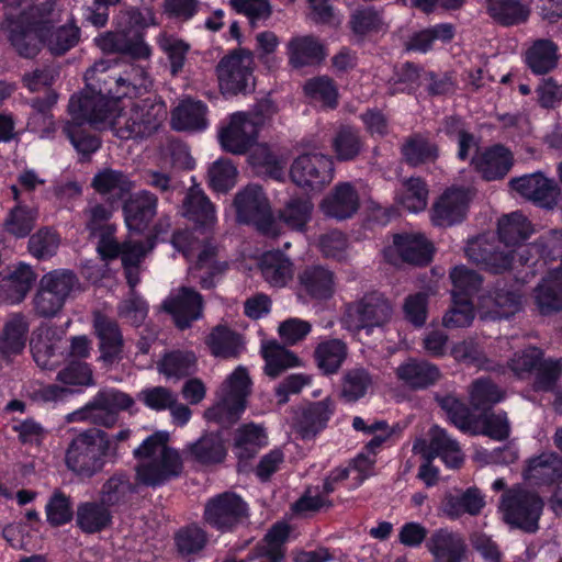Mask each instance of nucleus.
Segmentation results:
<instances>
[{
    "instance_id": "obj_1",
    "label": "nucleus",
    "mask_w": 562,
    "mask_h": 562,
    "mask_svg": "<svg viewBox=\"0 0 562 562\" xmlns=\"http://www.w3.org/2000/svg\"><path fill=\"white\" fill-rule=\"evenodd\" d=\"M167 440L166 435L154 434L134 450L138 461L135 479L139 484L155 487L180 474L181 458Z\"/></svg>"
},
{
    "instance_id": "obj_2",
    "label": "nucleus",
    "mask_w": 562,
    "mask_h": 562,
    "mask_svg": "<svg viewBox=\"0 0 562 562\" xmlns=\"http://www.w3.org/2000/svg\"><path fill=\"white\" fill-rule=\"evenodd\" d=\"M117 448L111 437L100 428H89L77 434L65 453L67 468L76 475L90 479L101 472L109 457H116Z\"/></svg>"
},
{
    "instance_id": "obj_3",
    "label": "nucleus",
    "mask_w": 562,
    "mask_h": 562,
    "mask_svg": "<svg viewBox=\"0 0 562 562\" xmlns=\"http://www.w3.org/2000/svg\"><path fill=\"white\" fill-rule=\"evenodd\" d=\"M23 10L16 18H8V38L15 52L25 58H32L41 50L43 33L50 29L54 1L45 0L41 4H22Z\"/></svg>"
},
{
    "instance_id": "obj_4",
    "label": "nucleus",
    "mask_w": 562,
    "mask_h": 562,
    "mask_svg": "<svg viewBox=\"0 0 562 562\" xmlns=\"http://www.w3.org/2000/svg\"><path fill=\"white\" fill-rule=\"evenodd\" d=\"M166 116L162 101L140 99L117 111L112 119L111 130L121 139L145 138L157 132Z\"/></svg>"
},
{
    "instance_id": "obj_5",
    "label": "nucleus",
    "mask_w": 562,
    "mask_h": 562,
    "mask_svg": "<svg viewBox=\"0 0 562 562\" xmlns=\"http://www.w3.org/2000/svg\"><path fill=\"white\" fill-rule=\"evenodd\" d=\"M79 286L77 276L70 270H53L41 277L32 297L34 314L40 318H54Z\"/></svg>"
},
{
    "instance_id": "obj_6",
    "label": "nucleus",
    "mask_w": 562,
    "mask_h": 562,
    "mask_svg": "<svg viewBox=\"0 0 562 562\" xmlns=\"http://www.w3.org/2000/svg\"><path fill=\"white\" fill-rule=\"evenodd\" d=\"M251 380L246 368L239 366L227 376L218 391L216 404L205 411V417L220 424H234L246 408Z\"/></svg>"
},
{
    "instance_id": "obj_7",
    "label": "nucleus",
    "mask_w": 562,
    "mask_h": 562,
    "mask_svg": "<svg viewBox=\"0 0 562 562\" xmlns=\"http://www.w3.org/2000/svg\"><path fill=\"white\" fill-rule=\"evenodd\" d=\"M134 405V400L116 389L100 390L97 395L83 407L69 413L67 423H89L104 428H113L121 411Z\"/></svg>"
},
{
    "instance_id": "obj_8",
    "label": "nucleus",
    "mask_w": 562,
    "mask_h": 562,
    "mask_svg": "<svg viewBox=\"0 0 562 562\" xmlns=\"http://www.w3.org/2000/svg\"><path fill=\"white\" fill-rule=\"evenodd\" d=\"M499 509L510 527L533 533L539 529L543 502L535 492L516 485L504 492Z\"/></svg>"
},
{
    "instance_id": "obj_9",
    "label": "nucleus",
    "mask_w": 562,
    "mask_h": 562,
    "mask_svg": "<svg viewBox=\"0 0 562 562\" xmlns=\"http://www.w3.org/2000/svg\"><path fill=\"white\" fill-rule=\"evenodd\" d=\"M393 316V305L380 292H368L345 306L342 321L349 330L359 333L387 324Z\"/></svg>"
},
{
    "instance_id": "obj_10",
    "label": "nucleus",
    "mask_w": 562,
    "mask_h": 562,
    "mask_svg": "<svg viewBox=\"0 0 562 562\" xmlns=\"http://www.w3.org/2000/svg\"><path fill=\"white\" fill-rule=\"evenodd\" d=\"M234 206L239 223L251 224L267 236L278 235L270 203L260 186L249 184L239 191L235 195Z\"/></svg>"
},
{
    "instance_id": "obj_11",
    "label": "nucleus",
    "mask_w": 562,
    "mask_h": 562,
    "mask_svg": "<svg viewBox=\"0 0 562 562\" xmlns=\"http://www.w3.org/2000/svg\"><path fill=\"white\" fill-rule=\"evenodd\" d=\"M68 110L74 120L88 122L100 130L111 128L112 119L119 111L116 99L93 92L89 88L71 97Z\"/></svg>"
},
{
    "instance_id": "obj_12",
    "label": "nucleus",
    "mask_w": 562,
    "mask_h": 562,
    "mask_svg": "<svg viewBox=\"0 0 562 562\" xmlns=\"http://www.w3.org/2000/svg\"><path fill=\"white\" fill-rule=\"evenodd\" d=\"M254 54L245 48L232 50L216 66V76L223 93L235 95L247 89L252 79Z\"/></svg>"
},
{
    "instance_id": "obj_13",
    "label": "nucleus",
    "mask_w": 562,
    "mask_h": 562,
    "mask_svg": "<svg viewBox=\"0 0 562 562\" xmlns=\"http://www.w3.org/2000/svg\"><path fill=\"white\" fill-rule=\"evenodd\" d=\"M468 259L492 273H502L512 268L513 249H506L494 235L483 234L468 241L464 249Z\"/></svg>"
},
{
    "instance_id": "obj_14",
    "label": "nucleus",
    "mask_w": 562,
    "mask_h": 562,
    "mask_svg": "<svg viewBox=\"0 0 562 562\" xmlns=\"http://www.w3.org/2000/svg\"><path fill=\"white\" fill-rule=\"evenodd\" d=\"M290 177L297 187L321 190L334 178V161L322 153L300 155L291 165Z\"/></svg>"
},
{
    "instance_id": "obj_15",
    "label": "nucleus",
    "mask_w": 562,
    "mask_h": 562,
    "mask_svg": "<svg viewBox=\"0 0 562 562\" xmlns=\"http://www.w3.org/2000/svg\"><path fill=\"white\" fill-rule=\"evenodd\" d=\"M202 295L192 288L181 286L162 302L161 311L169 314L179 329L191 327L203 315Z\"/></svg>"
},
{
    "instance_id": "obj_16",
    "label": "nucleus",
    "mask_w": 562,
    "mask_h": 562,
    "mask_svg": "<svg viewBox=\"0 0 562 562\" xmlns=\"http://www.w3.org/2000/svg\"><path fill=\"white\" fill-rule=\"evenodd\" d=\"M509 187L524 199L549 210L558 204L561 195L558 182L540 171L513 178Z\"/></svg>"
},
{
    "instance_id": "obj_17",
    "label": "nucleus",
    "mask_w": 562,
    "mask_h": 562,
    "mask_svg": "<svg viewBox=\"0 0 562 562\" xmlns=\"http://www.w3.org/2000/svg\"><path fill=\"white\" fill-rule=\"evenodd\" d=\"M246 516V503L238 495L228 492L211 498L204 509V520L221 531L232 529Z\"/></svg>"
},
{
    "instance_id": "obj_18",
    "label": "nucleus",
    "mask_w": 562,
    "mask_h": 562,
    "mask_svg": "<svg viewBox=\"0 0 562 562\" xmlns=\"http://www.w3.org/2000/svg\"><path fill=\"white\" fill-rule=\"evenodd\" d=\"M260 121L248 119L245 112L231 116L229 123L220 132L222 147L232 154H245L257 140Z\"/></svg>"
},
{
    "instance_id": "obj_19",
    "label": "nucleus",
    "mask_w": 562,
    "mask_h": 562,
    "mask_svg": "<svg viewBox=\"0 0 562 562\" xmlns=\"http://www.w3.org/2000/svg\"><path fill=\"white\" fill-rule=\"evenodd\" d=\"M87 88L103 93L111 99L124 97L119 58L101 59L85 74Z\"/></svg>"
},
{
    "instance_id": "obj_20",
    "label": "nucleus",
    "mask_w": 562,
    "mask_h": 562,
    "mask_svg": "<svg viewBox=\"0 0 562 562\" xmlns=\"http://www.w3.org/2000/svg\"><path fill=\"white\" fill-rule=\"evenodd\" d=\"M93 330L99 339L100 360L113 364L122 359L124 338L117 322L103 313H93Z\"/></svg>"
},
{
    "instance_id": "obj_21",
    "label": "nucleus",
    "mask_w": 562,
    "mask_h": 562,
    "mask_svg": "<svg viewBox=\"0 0 562 562\" xmlns=\"http://www.w3.org/2000/svg\"><path fill=\"white\" fill-rule=\"evenodd\" d=\"M37 274L34 269L24 262L8 267L0 272V299L9 304L21 303L33 285Z\"/></svg>"
},
{
    "instance_id": "obj_22",
    "label": "nucleus",
    "mask_w": 562,
    "mask_h": 562,
    "mask_svg": "<svg viewBox=\"0 0 562 562\" xmlns=\"http://www.w3.org/2000/svg\"><path fill=\"white\" fill-rule=\"evenodd\" d=\"M521 308V296L515 291L494 288L479 296L476 310L483 321L509 317Z\"/></svg>"
},
{
    "instance_id": "obj_23",
    "label": "nucleus",
    "mask_w": 562,
    "mask_h": 562,
    "mask_svg": "<svg viewBox=\"0 0 562 562\" xmlns=\"http://www.w3.org/2000/svg\"><path fill=\"white\" fill-rule=\"evenodd\" d=\"M98 47L104 53H117L134 59L148 58L150 49L138 32H127L126 29L110 31L95 38Z\"/></svg>"
},
{
    "instance_id": "obj_24",
    "label": "nucleus",
    "mask_w": 562,
    "mask_h": 562,
    "mask_svg": "<svg viewBox=\"0 0 562 562\" xmlns=\"http://www.w3.org/2000/svg\"><path fill=\"white\" fill-rule=\"evenodd\" d=\"M393 247L385 251L386 259L393 265H398V260L392 258L393 252H396L403 262L414 266H425L431 260L432 246L420 234L395 235Z\"/></svg>"
},
{
    "instance_id": "obj_25",
    "label": "nucleus",
    "mask_w": 562,
    "mask_h": 562,
    "mask_svg": "<svg viewBox=\"0 0 562 562\" xmlns=\"http://www.w3.org/2000/svg\"><path fill=\"white\" fill-rule=\"evenodd\" d=\"M319 207L328 217L347 220L359 210L360 196L350 182H340L322 200Z\"/></svg>"
},
{
    "instance_id": "obj_26",
    "label": "nucleus",
    "mask_w": 562,
    "mask_h": 562,
    "mask_svg": "<svg viewBox=\"0 0 562 562\" xmlns=\"http://www.w3.org/2000/svg\"><path fill=\"white\" fill-rule=\"evenodd\" d=\"M300 291L313 300L327 301L336 291L335 273L321 265L305 267L299 274Z\"/></svg>"
},
{
    "instance_id": "obj_27",
    "label": "nucleus",
    "mask_w": 562,
    "mask_h": 562,
    "mask_svg": "<svg viewBox=\"0 0 562 562\" xmlns=\"http://www.w3.org/2000/svg\"><path fill=\"white\" fill-rule=\"evenodd\" d=\"M334 412L333 402L328 398L310 404L295 412L293 429L304 440L313 439L323 428Z\"/></svg>"
},
{
    "instance_id": "obj_28",
    "label": "nucleus",
    "mask_w": 562,
    "mask_h": 562,
    "mask_svg": "<svg viewBox=\"0 0 562 562\" xmlns=\"http://www.w3.org/2000/svg\"><path fill=\"white\" fill-rule=\"evenodd\" d=\"M395 376L411 390H424L437 383L441 373L437 366L426 360L408 358L395 369Z\"/></svg>"
},
{
    "instance_id": "obj_29",
    "label": "nucleus",
    "mask_w": 562,
    "mask_h": 562,
    "mask_svg": "<svg viewBox=\"0 0 562 562\" xmlns=\"http://www.w3.org/2000/svg\"><path fill=\"white\" fill-rule=\"evenodd\" d=\"M474 169L484 180L503 179L514 165V157L509 149L495 145L472 158Z\"/></svg>"
},
{
    "instance_id": "obj_30",
    "label": "nucleus",
    "mask_w": 562,
    "mask_h": 562,
    "mask_svg": "<svg viewBox=\"0 0 562 562\" xmlns=\"http://www.w3.org/2000/svg\"><path fill=\"white\" fill-rule=\"evenodd\" d=\"M484 506L485 501L481 491L477 487H469L465 491L446 493L440 508L450 519H458L465 514L477 516Z\"/></svg>"
},
{
    "instance_id": "obj_31",
    "label": "nucleus",
    "mask_w": 562,
    "mask_h": 562,
    "mask_svg": "<svg viewBox=\"0 0 562 562\" xmlns=\"http://www.w3.org/2000/svg\"><path fill=\"white\" fill-rule=\"evenodd\" d=\"M158 198L150 191L142 190L132 195L124 205L125 221L130 229L140 232L157 214Z\"/></svg>"
},
{
    "instance_id": "obj_32",
    "label": "nucleus",
    "mask_w": 562,
    "mask_h": 562,
    "mask_svg": "<svg viewBox=\"0 0 562 562\" xmlns=\"http://www.w3.org/2000/svg\"><path fill=\"white\" fill-rule=\"evenodd\" d=\"M429 443L422 449L425 460H434L440 457L451 468H459L463 462V454L459 443L451 439L447 431L439 426H432L429 430Z\"/></svg>"
},
{
    "instance_id": "obj_33",
    "label": "nucleus",
    "mask_w": 562,
    "mask_h": 562,
    "mask_svg": "<svg viewBox=\"0 0 562 562\" xmlns=\"http://www.w3.org/2000/svg\"><path fill=\"white\" fill-rule=\"evenodd\" d=\"M469 196L464 189L447 190L434 205L432 221L438 226H450L465 216Z\"/></svg>"
},
{
    "instance_id": "obj_34",
    "label": "nucleus",
    "mask_w": 562,
    "mask_h": 562,
    "mask_svg": "<svg viewBox=\"0 0 562 562\" xmlns=\"http://www.w3.org/2000/svg\"><path fill=\"white\" fill-rule=\"evenodd\" d=\"M60 342L61 337L52 326L41 327L34 333L31 350L38 367L52 370L58 364L57 351L60 349Z\"/></svg>"
},
{
    "instance_id": "obj_35",
    "label": "nucleus",
    "mask_w": 562,
    "mask_h": 562,
    "mask_svg": "<svg viewBox=\"0 0 562 562\" xmlns=\"http://www.w3.org/2000/svg\"><path fill=\"white\" fill-rule=\"evenodd\" d=\"M427 548L435 562H461L465 555L467 544L459 533L438 529L428 539Z\"/></svg>"
},
{
    "instance_id": "obj_36",
    "label": "nucleus",
    "mask_w": 562,
    "mask_h": 562,
    "mask_svg": "<svg viewBox=\"0 0 562 562\" xmlns=\"http://www.w3.org/2000/svg\"><path fill=\"white\" fill-rule=\"evenodd\" d=\"M207 106L201 101L186 99L173 108L170 114V125L179 132H196L207 125Z\"/></svg>"
},
{
    "instance_id": "obj_37",
    "label": "nucleus",
    "mask_w": 562,
    "mask_h": 562,
    "mask_svg": "<svg viewBox=\"0 0 562 562\" xmlns=\"http://www.w3.org/2000/svg\"><path fill=\"white\" fill-rule=\"evenodd\" d=\"M267 443L265 429L255 424H247L235 431L234 453L238 459V471H246L247 462Z\"/></svg>"
},
{
    "instance_id": "obj_38",
    "label": "nucleus",
    "mask_w": 562,
    "mask_h": 562,
    "mask_svg": "<svg viewBox=\"0 0 562 562\" xmlns=\"http://www.w3.org/2000/svg\"><path fill=\"white\" fill-rule=\"evenodd\" d=\"M259 268L265 281L274 288L285 286L294 276L293 262L280 250L265 252Z\"/></svg>"
},
{
    "instance_id": "obj_39",
    "label": "nucleus",
    "mask_w": 562,
    "mask_h": 562,
    "mask_svg": "<svg viewBox=\"0 0 562 562\" xmlns=\"http://www.w3.org/2000/svg\"><path fill=\"white\" fill-rule=\"evenodd\" d=\"M182 215L199 226L210 227L216 222L214 204L198 186H192L183 201Z\"/></svg>"
},
{
    "instance_id": "obj_40",
    "label": "nucleus",
    "mask_w": 562,
    "mask_h": 562,
    "mask_svg": "<svg viewBox=\"0 0 562 562\" xmlns=\"http://www.w3.org/2000/svg\"><path fill=\"white\" fill-rule=\"evenodd\" d=\"M289 63L294 68L319 64L325 58V49L313 35L295 36L288 43Z\"/></svg>"
},
{
    "instance_id": "obj_41",
    "label": "nucleus",
    "mask_w": 562,
    "mask_h": 562,
    "mask_svg": "<svg viewBox=\"0 0 562 562\" xmlns=\"http://www.w3.org/2000/svg\"><path fill=\"white\" fill-rule=\"evenodd\" d=\"M29 327L25 315L16 313L9 317L0 334V353L3 357L22 352L26 344Z\"/></svg>"
},
{
    "instance_id": "obj_42",
    "label": "nucleus",
    "mask_w": 562,
    "mask_h": 562,
    "mask_svg": "<svg viewBox=\"0 0 562 562\" xmlns=\"http://www.w3.org/2000/svg\"><path fill=\"white\" fill-rule=\"evenodd\" d=\"M189 458L203 464L222 463L226 457L224 440L217 432L205 434L186 450Z\"/></svg>"
},
{
    "instance_id": "obj_43",
    "label": "nucleus",
    "mask_w": 562,
    "mask_h": 562,
    "mask_svg": "<svg viewBox=\"0 0 562 562\" xmlns=\"http://www.w3.org/2000/svg\"><path fill=\"white\" fill-rule=\"evenodd\" d=\"M314 360L317 368L325 375H331L339 371L348 356L347 344L338 338L321 341L314 350Z\"/></svg>"
},
{
    "instance_id": "obj_44",
    "label": "nucleus",
    "mask_w": 562,
    "mask_h": 562,
    "mask_svg": "<svg viewBox=\"0 0 562 562\" xmlns=\"http://www.w3.org/2000/svg\"><path fill=\"white\" fill-rule=\"evenodd\" d=\"M78 527L86 533L100 532L112 522V513L99 499L78 505L76 512Z\"/></svg>"
},
{
    "instance_id": "obj_45",
    "label": "nucleus",
    "mask_w": 562,
    "mask_h": 562,
    "mask_svg": "<svg viewBox=\"0 0 562 562\" xmlns=\"http://www.w3.org/2000/svg\"><path fill=\"white\" fill-rule=\"evenodd\" d=\"M561 273L549 272L535 289V303L542 315L562 310Z\"/></svg>"
},
{
    "instance_id": "obj_46",
    "label": "nucleus",
    "mask_w": 562,
    "mask_h": 562,
    "mask_svg": "<svg viewBox=\"0 0 562 562\" xmlns=\"http://www.w3.org/2000/svg\"><path fill=\"white\" fill-rule=\"evenodd\" d=\"M532 233L531 223L520 212L504 215L498 221V239L506 249H512L527 239Z\"/></svg>"
},
{
    "instance_id": "obj_47",
    "label": "nucleus",
    "mask_w": 562,
    "mask_h": 562,
    "mask_svg": "<svg viewBox=\"0 0 562 562\" xmlns=\"http://www.w3.org/2000/svg\"><path fill=\"white\" fill-rule=\"evenodd\" d=\"M526 477L538 484H551L562 477V457L554 452L541 453L529 460Z\"/></svg>"
},
{
    "instance_id": "obj_48",
    "label": "nucleus",
    "mask_w": 562,
    "mask_h": 562,
    "mask_svg": "<svg viewBox=\"0 0 562 562\" xmlns=\"http://www.w3.org/2000/svg\"><path fill=\"white\" fill-rule=\"evenodd\" d=\"M211 353L220 358H236L243 347L241 337L225 325L215 326L205 340Z\"/></svg>"
},
{
    "instance_id": "obj_49",
    "label": "nucleus",
    "mask_w": 562,
    "mask_h": 562,
    "mask_svg": "<svg viewBox=\"0 0 562 562\" xmlns=\"http://www.w3.org/2000/svg\"><path fill=\"white\" fill-rule=\"evenodd\" d=\"M373 384V375L368 369L363 367L347 369L341 375L340 396L346 402H357L368 393Z\"/></svg>"
},
{
    "instance_id": "obj_50",
    "label": "nucleus",
    "mask_w": 562,
    "mask_h": 562,
    "mask_svg": "<svg viewBox=\"0 0 562 562\" xmlns=\"http://www.w3.org/2000/svg\"><path fill=\"white\" fill-rule=\"evenodd\" d=\"M91 187L100 194H114L122 198L134 189V182L121 170L104 168L97 172Z\"/></svg>"
},
{
    "instance_id": "obj_51",
    "label": "nucleus",
    "mask_w": 562,
    "mask_h": 562,
    "mask_svg": "<svg viewBox=\"0 0 562 562\" xmlns=\"http://www.w3.org/2000/svg\"><path fill=\"white\" fill-rule=\"evenodd\" d=\"M435 398L456 427L473 435L480 434L470 408L460 398L453 394H447L445 396L436 395Z\"/></svg>"
},
{
    "instance_id": "obj_52",
    "label": "nucleus",
    "mask_w": 562,
    "mask_h": 562,
    "mask_svg": "<svg viewBox=\"0 0 562 562\" xmlns=\"http://www.w3.org/2000/svg\"><path fill=\"white\" fill-rule=\"evenodd\" d=\"M454 26L450 23L436 24L414 33L406 42V50L427 53L435 41L449 43L454 37Z\"/></svg>"
},
{
    "instance_id": "obj_53",
    "label": "nucleus",
    "mask_w": 562,
    "mask_h": 562,
    "mask_svg": "<svg viewBox=\"0 0 562 562\" xmlns=\"http://www.w3.org/2000/svg\"><path fill=\"white\" fill-rule=\"evenodd\" d=\"M558 47L550 40H538L527 50L526 61L535 74H547L558 64Z\"/></svg>"
},
{
    "instance_id": "obj_54",
    "label": "nucleus",
    "mask_w": 562,
    "mask_h": 562,
    "mask_svg": "<svg viewBox=\"0 0 562 562\" xmlns=\"http://www.w3.org/2000/svg\"><path fill=\"white\" fill-rule=\"evenodd\" d=\"M266 361L265 372L271 378L279 376L284 370L300 366L299 357L278 342H269L262 348Z\"/></svg>"
},
{
    "instance_id": "obj_55",
    "label": "nucleus",
    "mask_w": 562,
    "mask_h": 562,
    "mask_svg": "<svg viewBox=\"0 0 562 562\" xmlns=\"http://www.w3.org/2000/svg\"><path fill=\"white\" fill-rule=\"evenodd\" d=\"M135 492L134 485L124 474H114L109 477L100 490V501L110 507L125 505Z\"/></svg>"
},
{
    "instance_id": "obj_56",
    "label": "nucleus",
    "mask_w": 562,
    "mask_h": 562,
    "mask_svg": "<svg viewBox=\"0 0 562 562\" xmlns=\"http://www.w3.org/2000/svg\"><path fill=\"white\" fill-rule=\"evenodd\" d=\"M531 387L536 392H555L562 376V358H542V361L531 375Z\"/></svg>"
},
{
    "instance_id": "obj_57",
    "label": "nucleus",
    "mask_w": 562,
    "mask_h": 562,
    "mask_svg": "<svg viewBox=\"0 0 562 562\" xmlns=\"http://www.w3.org/2000/svg\"><path fill=\"white\" fill-rule=\"evenodd\" d=\"M196 368V358L190 351H172L158 363L160 373L169 379L180 380L192 374Z\"/></svg>"
},
{
    "instance_id": "obj_58",
    "label": "nucleus",
    "mask_w": 562,
    "mask_h": 562,
    "mask_svg": "<svg viewBox=\"0 0 562 562\" xmlns=\"http://www.w3.org/2000/svg\"><path fill=\"white\" fill-rule=\"evenodd\" d=\"M491 16L504 25L525 22L529 9L520 0H487Z\"/></svg>"
},
{
    "instance_id": "obj_59",
    "label": "nucleus",
    "mask_w": 562,
    "mask_h": 562,
    "mask_svg": "<svg viewBox=\"0 0 562 562\" xmlns=\"http://www.w3.org/2000/svg\"><path fill=\"white\" fill-rule=\"evenodd\" d=\"M428 189L422 178L411 177L402 183V190L397 194V202L409 212H419L426 209Z\"/></svg>"
},
{
    "instance_id": "obj_60",
    "label": "nucleus",
    "mask_w": 562,
    "mask_h": 562,
    "mask_svg": "<svg viewBox=\"0 0 562 562\" xmlns=\"http://www.w3.org/2000/svg\"><path fill=\"white\" fill-rule=\"evenodd\" d=\"M313 204L305 198L290 199L279 211V220L288 227L303 231L311 220Z\"/></svg>"
},
{
    "instance_id": "obj_61",
    "label": "nucleus",
    "mask_w": 562,
    "mask_h": 562,
    "mask_svg": "<svg viewBox=\"0 0 562 562\" xmlns=\"http://www.w3.org/2000/svg\"><path fill=\"white\" fill-rule=\"evenodd\" d=\"M363 142L359 131L351 126H340L333 138V148L338 160L348 161L358 157Z\"/></svg>"
},
{
    "instance_id": "obj_62",
    "label": "nucleus",
    "mask_w": 562,
    "mask_h": 562,
    "mask_svg": "<svg viewBox=\"0 0 562 562\" xmlns=\"http://www.w3.org/2000/svg\"><path fill=\"white\" fill-rule=\"evenodd\" d=\"M502 391L490 379H477L469 387V401L475 409H487L504 398Z\"/></svg>"
},
{
    "instance_id": "obj_63",
    "label": "nucleus",
    "mask_w": 562,
    "mask_h": 562,
    "mask_svg": "<svg viewBox=\"0 0 562 562\" xmlns=\"http://www.w3.org/2000/svg\"><path fill=\"white\" fill-rule=\"evenodd\" d=\"M401 150L405 161L414 167L434 160L438 156L437 146L419 134L408 137Z\"/></svg>"
},
{
    "instance_id": "obj_64",
    "label": "nucleus",
    "mask_w": 562,
    "mask_h": 562,
    "mask_svg": "<svg viewBox=\"0 0 562 562\" xmlns=\"http://www.w3.org/2000/svg\"><path fill=\"white\" fill-rule=\"evenodd\" d=\"M80 37V30L75 25H64L58 29H50L43 33V43L54 55H63L75 47Z\"/></svg>"
}]
</instances>
